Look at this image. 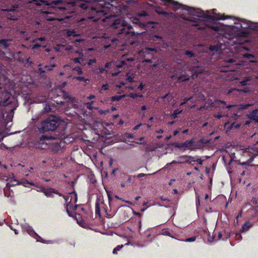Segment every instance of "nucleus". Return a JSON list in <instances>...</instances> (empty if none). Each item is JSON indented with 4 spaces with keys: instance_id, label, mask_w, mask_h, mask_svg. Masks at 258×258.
Returning <instances> with one entry per match:
<instances>
[{
    "instance_id": "nucleus-1",
    "label": "nucleus",
    "mask_w": 258,
    "mask_h": 258,
    "mask_svg": "<svg viewBox=\"0 0 258 258\" xmlns=\"http://www.w3.org/2000/svg\"><path fill=\"white\" fill-rule=\"evenodd\" d=\"M14 84L5 75H0V141L9 135L7 132L12 125V121L14 110L17 105L15 98L11 95L10 91L14 88Z\"/></svg>"
},
{
    "instance_id": "nucleus-2",
    "label": "nucleus",
    "mask_w": 258,
    "mask_h": 258,
    "mask_svg": "<svg viewBox=\"0 0 258 258\" xmlns=\"http://www.w3.org/2000/svg\"><path fill=\"white\" fill-rule=\"evenodd\" d=\"M183 10H185L187 12L188 14L192 16H197L199 17H207L212 20H226L227 19H232L234 21V24L235 25H238L239 26H236V27L238 28L239 27L241 28H246V26L244 25L246 24V20L243 19H239L238 18H236L233 16H227L224 14H217V17L210 16L208 14H206L204 11H196L192 8H189L186 6H184L182 8Z\"/></svg>"
},
{
    "instance_id": "nucleus-3",
    "label": "nucleus",
    "mask_w": 258,
    "mask_h": 258,
    "mask_svg": "<svg viewBox=\"0 0 258 258\" xmlns=\"http://www.w3.org/2000/svg\"><path fill=\"white\" fill-rule=\"evenodd\" d=\"M109 3H106L103 0H99L95 4V8H92L91 14L92 15L90 17L94 19V21H97L100 19L105 20L103 17L106 14V9L109 8Z\"/></svg>"
},
{
    "instance_id": "nucleus-4",
    "label": "nucleus",
    "mask_w": 258,
    "mask_h": 258,
    "mask_svg": "<svg viewBox=\"0 0 258 258\" xmlns=\"http://www.w3.org/2000/svg\"><path fill=\"white\" fill-rule=\"evenodd\" d=\"M195 26L198 27V28L199 29H205L207 27H210L212 29L219 32L221 34H223L225 35H228V36H226L228 39H230L233 37H235L236 34L234 33L231 35H229V34L226 33V31L228 30L231 29L233 27L231 26H226L222 24H219L215 26H209V25L205 24L204 22L201 20H200L198 24H194Z\"/></svg>"
},
{
    "instance_id": "nucleus-5",
    "label": "nucleus",
    "mask_w": 258,
    "mask_h": 258,
    "mask_svg": "<svg viewBox=\"0 0 258 258\" xmlns=\"http://www.w3.org/2000/svg\"><path fill=\"white\" fill-rule=\"evenodd\" d=\"M115 29H118V34H125L126 37L128 38V36L132 33V29L131 26L123 19H117L114 20L112 25Z\"/></svg>"
},
{
    "instance_id": "nucleus-6",
    "label": "nucleus",
    "mask_w": 258,
    "mask_h": 258,
    "mask_svg": "<svg viewBox=\"0 0 258 258\" xmlns=\"http://www.w3.org/2000/svg\"><path fill=\"white\" fill-rule=\"evenodd\" d=\"M58 124L57 118L54 116H51L42 122V128L44 132L53 131L55 130Z\"/></svg>"
},
{
    "instance_id": "nucleus-7",
    "label": "nucleus",
    "mask_w": 258,
    "mask_h": 258,
    "mask_svg": "<svg viewBox=\"0 0 258 258\" xmlns=\"http://www.w3.org/2000/svg\"><path fill=\"white\" fill-rule=\"evenodd\" d=\"M67 203V211L69 212V210H75L77 209V206L75 205L77 201V195L75 192H72L64 198Z\"/></svg>"
},
{
    "instance_id": "nucleus-8",
    "label": "nucleus",
    "mask_w": 258,
    "mask_h": 258,
    "mask_svg": "<svg viewBox=\"0 0 258 258\" xmlns=\"http://www.w3.org/2000/svg\"><path fill=\"white\" fill-rule=\"evenodd\" d=\"M258 155V149L256 148H249L243 152V156L244 157H249L247 160L248 163L251 162L254 157Z\"/></svg>"
},
{
    "instance_id": "nucleus-9",
    "label": "nucleus",
    "mask_w": 258,
    "mask_h": 258,
    "mask_svg": "<svg viewBox=\"0 0 258 258\" xmlns=\"http://www.w3.org/2000/svg\"><path fill=\"white\" fill-rule=\"evenodd\" d=\"M178 147L183 150H195L199 148L198 146L195 144L194 139L187 140L184 143L180 144Z\"/></svg>"
},
{
    "instance_id": "nucleus-10",
    "label": "nucleus",
    "mask_w": 258,
    "mask_h": 258,
    "mask_svg": "<svg viewBox=\"0 0 258 258\" xmlns=\"http://www.w3.org/2000/svg\"><path fill=\"white\" fill-rule=\"evenodd\" d=\"M133 60L134 59L132 57H130L126 59L125 56H123L120 61H116L115 62V66L118 68L121 67L126 68L128 66H130L131 62H132Z\"/></svg>"
},
{
    "instance_id": "nucleus-11",
    "label": "nucleus",
    "mask_w": 258,
    "mask_h": 258,
    "mask_svg": "<svg viewBox=\"0 0 258 258\" xmlns=\"http://www.w3.org/2000/svg\"><path fill=\"white\" fill-rule=\"evenodd\" d=\"M38 190L42 191L45 194V195L47 197H52L53 194V190L52 188L45 189L43 187H40L39 188V190Z\"/></svg>"
},
{
    "instance_id": "nucleus-12",
    "label": "nucleus",
    "mask_w": 258,
    "mask_h": 258,
    "mask_svg": "<svg viewBox=\"0 0 258 258\" xmlns=\"http://www.w3.org/2000/svg\"><path fill=\"white\" fill-rule=\"evenodd\" d=\"M154 49L146 48L139 52L140 55H143L145 56L146 54H149L151 51H154Z\"/></svg>"
},
{
    "instance_id": "nucleus-13",
    "label": "nucleus",
    "mask_w": 258,
    "mask_h": 258,
    "mask_svg": "<svg viewBox=\"0 0 258 258\" xmlns=\"http://www.w3.org/2000/svg\"><path fill=\"white\" fill-rule=\"evenodd\" d=\"M210 50L213 51H215L216 52L220 53L221 52V50L223 48H222V45L221 44L220 45L217 46H212L210 47Z\"/></svg>"
},
{
    "instance_id": "nucleus-14",
    "label": "nucleus",
    "mask_w": 258,
    "mask_h": 258,
    "mask_svg": "<svg viewBox=\"0 0 258 258\" xmlns=\"http://www.w3.org/2000/svg\"><path fill=\"white\" fill-rule=\"evenodd\" d=\"M257 111L258 110H253L249 115L250 118L256 122H258V115H257Z\"/></svg>"
},
{
    "instance_id": "nucleus-15",
    "label": "nucleus",
    "mask_w": 258,
    "mask_h": 258,
    "mask_svg": "<svg viewBox=\"0 0 258 258\" xmlns=\"http://www.w3.org/2000/svg\"><path fill=\"white\" fill-rule=\"evenodd\" d=\"M252 226V224H251L249 222H246L244 223L242 227V231L243 232H245L248 231L251 227Z\"/></svg>"
},
{
    "instance_id": "nucleus-16",
    "label": "nucleus",
    "mask_w": 258,
    "mask_h": 258,
    "mask_svg": "<svg viewBox=\"0 0 258 258\" xmlns=\"http://www.w3.org/2000/svg\"><path fill=\"white\" fill-rule=\"evenodd\" d=\"M14 11L13 10L9 11L8 12L7 17L8 19H11V20H17L18 19L17 17H15L14 16Z\"/></svg>"
},
{
    "instance_id": "nucleus-17",
    "label": "nucleus",
    "mask_w": 258,
    "mask_h": 258,
    "mask_svg": "<svg viewBox=\"0 0 258 258\" xmlns=\"http://www.w3.org/2000/svg\"><path fill=\"white\" fill-rule=\"evenodd\" d=\"M23 229L24 230H25L27 231V232L29 234H30V235H33V234H35V233H34L33 230L32 229V228L29 227V226H27V225H24L23 226Z\"/></svg>"
},
{
    "instance_id": "nucleus-18",
    "label": "nucleus",
    "mask_w": 258,
    "mask_h": 258,
    "mask_svg": "<svg viewBox=\"0 0 258 258\" xmlns=\"http://www.w3.org/2000/svg\"><path fill=\"white\" fill-rule=\"evenodd\" d=\"M32 2H35L36 5H38V6L41 5L42 4H44L45 5H49V3L47 1H44V0H40L39 2L37 0H31L30 3H32Z\"/></svg>"
},
{
    "instance_id": "nucleus-19",
    "label": "nucleus",
    "mask_w": 258,
    "mask_h": 258,
    "mask_svg": "<svg viewBox=\"0 0 258 258\" xmlns=\"http://www.w3.org/2000/svg\"><path fill=\"white\" fill-rule=\"evenodd\" d=\"M134 78V75L133 74L127 73L126 74V81L127 82H132L133 79Z\"/></svg>"
},
{
    "instance_id": "nucleus-20",
    "label": "nucleus",
    "mask_w": 258,
    "mask_h": 258,
    "mask_svg": "<svg viewBox=\"0 0 258 258\" xmlns=\"http://www.w3.org/2000/svg\"><path fill=\"white\" fill-rule=\"evenodd\" d=\"M125 96H126L125 95H121V96H113L111 98V100L112 101H119L122 98H123Z\"/></svg>"
},
{
    "instance_id": "nucleus-21",
    "label": "nucleus",
    "mask_w": 258,
    "mask_h": 258,
    "mask_svg": "<svg viewBox=\"0 0 258 258\" xmlns=\"http://www.w3.org/2000/svg\"><path fill=\"white\" fill-rule=\"evenodd\" d=\"M130 19L133 23L141 24L140 22V19L139 18H137L136 17H131Z\"/></svg>"
},
{
    "instance_id": "nucleus-22",
    "label": "nucleus",
    "mask_w": 258,
    "mask_h": 258,
    "mask_svg": "<svg viewBox=\"0 0 258 258\" xmlns=\"http://www.w3.org/2000/svg\"><path fill=\"white\" fill-rule=\"evenodd\" d=\"M67 35L69 36H76L79 35L77 33L73 30H69L67 32Z\"/></svg>"
},
{
    "instance_id": "nucleus-23",
    "label": "nucleus",
    "mask_w": 258,
    "mask_h": 258,
    "mask_svg": "<svg viewBox=\"0 0 258 258\" xmlns=\"http://www.w3.org/2000/svg\"><path fill=\"white\" fill-rule=\"evenodd\" d=\"M77 53L79 54L81 57L74 58V61L77 63H81V60H82V56H83V53L81 52H77Z\"/></svg>"
},
{
    "instance_id": "nucleus-24",
    "label": "nucleus",
    "mask_w": 258,
    "mask_h": 258,
    "mask_svg": "<svg viewBox=\"0 0 258 258\" xmlns=\"http://www.w3.org/2000/svg\"><path fill=\"white\" fill-rule=\"evenodd\" d=\"M10 40H0V44L4 45L5 47H7L9 45Z\"/></svg>"
},
{
    "instance_id": "nucleus-25",
    "label": "nucleus",
    "mask_w": 258,
    "mask_h": 258,
    "mask_svg": "<svg viewBox=\"0 0 258 258\" xmlns=\"http://www.w3.org/2000/svg\"><path fill=\"white\" fill-rule=\"evenodd\" d=\"M123 247V245H118L116 247H115L113 250V253L114 254H116L117 251L120 250L122 247Z\"/></svg>"
},
{
    "instance_id": "nucleus-26",
    "label": "nucleus",
    "mask_w": 258,
    "mask_h": 258,
    "mask_svg": "<svg viewBox=\"0 0 258 258\" xmlns=\"http://www.w3.org/2000/svg\"><path fill=\"white\" fill-rule=\"evenodd\" d=\"M127 96H130V97L133 98L137 97H142V95L137 94V93H130Z\"/></svg>"
},
{
    "instance_id": "nucleus-27",
    "label": "nucleus",
    "mask_w": 258,
    "mask_h": 258,
    "mask_svg": "<svg viewBox=\"0 0 258 258\" xmlns=\"http://www.w3.org/2000/svg\"><path fill=\"white\" fill-rule=\"evenodd\" d=\"M75 78L80 81L87 82V81H89V80L88 79H86L84 77H75Z\"/></svg>"
},
{
    "instance_id": "nucleus-28",
    "label": "nucleus",
    "mask_w": 258,
    "mask_h": 258,
    "mask_svg": "<svg viewBox=\"0 0 258 258\" xmlns=\"http://www.w3.org/2000/svg\"><path fill=\"white\" fill-rule=\"evenodd\" d=\"M181 111H182L181 110H178V109L175 110L172 114L174 118H175L178 114H179L181 112Z\"/></svg>"
},
{
    "instance_id": "nucleus-29",
    "label": "nucleus",
    "mask_w": 258,
    "mask_h": 258,
    "mask_svg": "<svg viewBox=\"0 0 258 258\" xmlns=\"http://www.w3.org/2000/svg\"><path fill=\"white\" fill-rule=\"evenodd\" d=\"M22 184L24 186H26V187H28L29 186V185H32V183H30V182H29L28 181H23Z\"/></svg>"
},
{
    "instance_id": "nucleus-30",
    "label": "nucleus",
    "mask_w": 258,
    "mask_h": 258,
    "mask_svg": "<svg viewBox=\"0 0 258 258\" xmlns=\"http://www.w3.org/2000/svg\"><path fill=\"white\" fill-rule=\"evenodd\" d=\"M64 96L66 99H68V100H71L72 101V102H74V99L70 97V96H69L66 93L64 94Z\"/></svg>"
},
{
    "instance_id": "nucleus-31",
    "label": "nucleus",
    "mask_w": 258,
    "mask_h": 258,
    "mask_svg": "<svg viewBox=\"0 0 258 258\" xmlns=\"http://www.w3.org/2000/svg\"><path fill=\"white\" fill-rule=\"evenodd\" d=\"M187 162H196V160L194 159V157L189 156L188 157V160H187Z\"/></svg>"
},
{
    "instance_id": "nucleus-32",
    "label": "nucleus",
    "mask_w": 258,
    "mask_h": 258,
    "mask_svg": "<svg viewBox=\"0 0 258 258\" xmlns=\"http://www.w3.org/2000/svg\"><path fill=\"white\" fill-rule=\"evenodd\" d=\"M188 79V78L186 76H184V77L181 76L178 78L179 81H185V80H186Z\"/></svg>"
},
{
    "instance_id": "nucleus-33",
    "label": "nucleus",
    "mask_w": 258,
    "mask_h": 258,
    "mask_svg": "<svg viewBox=\"0 0 258 258\" xmlns=\"http://www.w3.org/2000/svg\"><path fill=\"white\" fill-rule=\"evenodd\" d=\"M0 149H8L9 148L7 147L4 144L2 143L0 145Z\"/></svg>"
},
{
    "instance_id": "nucleus-34",
    "label": "nucleus",
    "mask_w": 258,
    "mask_h": 258,
    "mask_svg": "<svg viewBox=\"0 0 258 258\" xmlns=\"http://www.w3.org/2000/svg\"><path fill=\"white\" fill-rule=\"evenodd\" d=\"M195 240V237H191V238L186 239L185 240V241H186V242H193Z\"/></svg>"
},
{
    "instance_id": "nucleus-35",
    "label": "nucleus",
    "mask_w": 258,
    "mask_h": 258,
    "mask_svg": "<svg viewBox=\"0 0 258 258\" xmlns=\"http://www.w3.org/2000/svg\"><path fill=\"white\" fill-rule=\"evenodd\" d=\"M96 61V60L95 59H92L89 61V62H88V65H91L92 63H95Z\"/></svg>"
},
{
    "instance_id": "nucleus-36",
    "label": "nucleus",
    "mask_w": 258,
    "mask_h": 258,
    "mask_svg": "<svg viewBox=\"0 0 258 258\" xmlns=\"http://www.w3.org/2000/svg\"><path fill=\"white\" fill-rule=\"evenodd\" d=\"M93 103V101H92L90 103H87V108L91 109L92 108V104Z\"/></svg>"
},
{
    "instance_id": "nucleus-37",
    "label": "nucleus",
    "mask_w": 258,
    "mask_h": 258,
    "mask_svg": "<svg viewBox=\"0 0 258 258\" xmlns=\"http://www.w3.org/2000/svg\"><path fill=\"white\" fill-rule=\"evenodd\" d=\"M191 99V98H186L184 99L185 101L183 102H181L180 105H183V104H184L187 101Z\"/></svg>"
},
{
    "instance_id": "nucleus-38",
    "label": "nucleus",
    "mask_w": 258,
    "mask_h": 258,
    "mask_svg": "<svg viewBox=\"0 0 258 258\" xmlns=\"http://www.w3.org/2000/svg\"><path fill=\"white\" fill-rule=\"evenodd\" d=\"M250 80L249 78H247L246 80L241 81L240 83L242 85H245L246 84L245 82L247 81H249Z\"/></svg>"
},
{
    "instance_id": "nucleus-39",
    "label": "nucleus",
    "mask_w": 258,
    "mask_h": 258,
    "mask_svg": "<svg viewBox=\"0 0 258 258\" xmlns=\"http://www.w3.org/2000/svg\"><path fill=\"white\" fill-rule=\"evenodd\" d=\"M75 70H76L79 74H81L82 73L81 69L79 67L76 68Z\"/></svg>"
},
{
    "instance_id": "nucleus-40",
    "label": "nucleus",
    "mask_w": 258,
    "mask_h": 258,
    "mask_svg": "<svg viewBox=\"0 0 258 258\" xmlns=\"http://www.w3.org/2000/svg\"><path fill=\"white\" fill-rule=\"evenodd\" d=\"M102 89L106 90L108 89V85L107 84H104L102 86Z\"/></svg>"
},
{
    "instance_id": "nucleus-41",
    "label": "nucleus",
    "mask_w": 258,
    "mask_h": 258,
    "mask_svg": "<svg viewBox=\"0 0 258 258\" xmlns=\"http://www.w3.org/2000/svg\"><path fill=\"white\" fill-rule=\"evenodd\" d=\"M162 2H164L165 4L167 3H172L173 1L172 0H161Z\"/></svg>"
},
{
    "instance_id": "nucleus-42",
    "label": "nucleus",
    "mask_w": 258,
    "mask_h": 258,
    "mask_svg": "<svg viewBox=\"0 0 258 258\" xmlns=\"http://www.w3.org/2000/svg\"><path fill=\"white\" fill-rule=\"evenodd\" d=\"M186 54L188 55L189 57H192L193 56V53L190 51H187L186 52Z\"/></svg>"
},
{
    "instance_id": "nucleus-43",
    "label": "nucleus",
    "mask_w": 258,
    "mask_h": 258,
    "mask_svg": "<svg viewBox=\"0 0 258 258\" xmlns=\"http://www.w3.org/2000/svg\"><path fill=\"white\" fill-rule=\"evenodd\" d=\"M142 125V123H140L138 125L135 126L134 127V130H137L141 125Z\"/></svg>"
},
{
    "instance_id": "nucleus-44",
    "label": "nucleus",
    "mask_w": 258,
    "mask_h": 258,
    "mask_svg": "<svg viewBox=\"0 0 258 258\" xmlns=\"http://www.w3.org/2000/svg\"><path fill=\"white\" fill-rule=\"evenodd\" d=\"M248 106H249V105H240V108L241 109H246Z\"/></svg>"
},
{
    "instance_id": "nucleus-45",
    "label": "nucleus",
    "mask_w": 258,
    "mask_h": 258,
    "mask_svg": "<svg viewBox=\"0 0 258 258\" xmlns=\"http://www.w3.org/2000/svg\"><path fill=\"white\" fill-rule=\"evenodd\" d=\"M124 84H125V83H123V82H121L120 83V85H116V87L120 88V87H121L122 86L124 85Z\"/></svg>"
},
{
    "instance_id": "nucleus-46",
    "label": "nucleus",
    "mask_w": 258,
    "mask_h": 258,
    "mask_svg": "<svg viewBox=\"0 0 258 258\" xmlns=\"http://www.w3.org/2000/svg\"><path fill=\"white\" fill-rule=\"evenodd\" d=\"M112 64H114V63L113 62H108V63H106V64H105V66L106 67H109V66L111 67Z\"/></svg>"
},
{
    "instance_id": "nucleus-47",
    "label": "nucleus",
    "mask_w": 258,
    "mask_h": 258,
    "mask_svg": "<svg viewBox=\"0 0 258 258\" xmlns=\"http://www.w3.org/2000/svg\"><path fill=\"white\" fill-rule=\"evenodd\" d=\"M100 212V210H99V207H98V204H96V212L97 213H99Z\"/></svg>"
},
{
    "instance_id": "nucleus-48",
    "label": "nucleus",
    "mask_w": 258,
    "mask_h": 258,
    "mask_svg": "<svg viewBox=\"0 0 258 258\" xmlns=\"http://www.w3.org/2000/svg\"><path fill=\"white\" fill-rule=\"evenodd\" d=\"M181 18H182V19H184V20H189V21H194V20H190V19H189L188 18H187V17H186L184 16H183V14H182V16H181Z\"/></svg>"
},
{
    "instance_id": "nucleus-49",
    "label": "nucleus",
    "mask_w": 258,
    "mask_h": 258,
    "mask_svg": "<svg viewBox=\"0 0 258 258\" xmlns=\"http://www.w3.org/2000/svg\"><path fill=\"white\" fill-rule=\"evenodd\" d=\"M143 88H144V85L142 83L138 87V89L140 90H142L143 89Z\"/></svg>"
},
{
    "instance_id": "nucleus-50",
    "label": "nucleus",
    "mask_w": 258,
    "mask_h": 258,
    "mask_svg": "<svg viewBox=\"0 0 258 258\" xmlns=\"http://www.w3.org/2000/svg\"><path fill=\"white\" fill-rule=\"evenodd\" d=\"M95 96L94 95H90L88 97V99H92L95 98Z\"/></svg>"
},
{
    "instance_id": "nucleus-51",
    "label": "nucleus",
    "mask_w": 258,
    "mask_h": 258,
    "mask_svg": "<svg viewBox=\"0 0 258 258\" xmlns=\"http://www.w3.org/2000/svg\"><path fill=\"white\" fill-rule=\"evenodd\" d=\"M40 45L38 44H35V45H34V46L32 47V48L33 49H34V48H38L39 47H40Z\"/></svg>"
},
{
    "instance_id": "nucleus-52",
    "label": "nucleus",
    "mask_w": 258,
    "mask_h": 258,
    "mask_svg": "<svg viewBox=\"0 0 258 258\" xmlns=\"http://www.w3.org/2000/svg\"><path fill=\"white\" fill-rule=\"evenodd\" d=\"M144 176H145V174L140 173V174H138V177H144Z\"/></svg>"
},
{
    "instance_id": "nucleus-53",
    "label": "nucleus",
    "mask_w": 258,
    "mask_h": 258,
    "mask_svg": "<svg viewBox=\"0 0 258 258\" xmlns=\"http://www.w3.org/2000/svg\"><path fill=\"white\" fill-rule=\"evenodd\" d=\"M196 161L198 162L200 164H202L203 163V161L200 159L196 160Z\"/></svg>"
},
{
    "instance_id": "nucleus-54",
    "label": "nucleus",
    "mask_w": 258,
    "mask_h": 258,
    "mask_svg": "<svg viewBox=\"0 0 258 258\" xmlns=\"http://www.w3.org/2000/svg\"><path fill=\"white\" fill-rule=\"evenodd\" d=\"M178 133H179V131H177V130L174 131L173 132V135H174V136H176V135H177V134H178Z\"/></svg>"
},
{
    "instance_id": "nucleus-55",
    "label": "nucleus",
    "mask_w": 258,
    "mask_h": 258,
    "mask_svg": "<svg viewBox=\"0 0 258 258\" xmlns=\"http://www.w3.org/2000/svg\"><path fill=\"white\" fill-rule=\"evenodd\" d=\"M81 7L82 8V9H86V4H82L81 6Z\"/></svg>"
},
{
    "instance_id": "nucleus-56",
    "label": "nucleus",
    "mask_w": 258,
    "mask_h": 258,
    "mask_svg": "<svg viewBox=\"0 0 258 258\" xmlns=\"http://www.w3.org/2000/svg\"><path fill=\"white\" fill-rule=\"evenodd\" d=\"M147 109V107H146L145 105H143V106H142V107H141V109H142V110H145V109Z\"/></svg>"
},
{
    "instance_id": "nucleus-57",
    "label": "nucleus",
    "mask_w": 258,
    "mask_h": 258,
    "mask_svg": "<svg viewBox=\"0 0 258 258\" xmlns=\"http://www.w3.org/2000/svg\"><path fill=\"white\" fill-rule=\"evenodd\" d=\"M108 111H109L108 110H105L104 111H103V110H100V112L101 113H105L108 112Z\"/></svg>"
},
{
    "instance_id": "nucleus-58",
    "label": "nucleus",
    "mask_w": 258,
    "mask_h": 258,
    "mask_svg": "<svg viewBox=\"0 0 258 258\" xmlns=\"http://www.w3.org/2000/svg\"><path fill=\"white\" fill-rule=\"evenodd\" d=\"M38 40L40 41H44L45 40V38L44 37H40L38 38Z\"/></svg>"
},
{
    "instance_id": "nucleus-59",
    "label": "nucleus",
    "mask_w": 258,
    "mask_h": 258,
    "mask_svg": "<svg viewBox=\"0 0 258 258\" xmlns=\"http://www.w3.org/2000/svg\"><path fill=\"white\" fill-rule=\"evenodd\" d=\"M157 133H159V134L162 133H163V131L162 130H160L158 131H157Z\"/></svg>"
},
{
    "instance_id": "nucleus-60",
    "label": "nucleus",
    "mask_w": 258,
    "mask_h": 258,
    "mask_svg": "<svg viewBox=\"0 0 258 258\" xmlns=\"http://www.w3.org/2000/svg\"><path fill=\"white\" fill-rule=\"evenodd\" d=\"M145 14H141H141H139L138 16H139V17H142V16H145Z\"/></svg>"
},
{
    "instance_id": "nucleus-61",
    "label": "nucleus",
    "mask_w": 258,
    "mask_h": 258,
    "mask_svg": "<svg viewBox=\"0 0 258 258\" xmlns=\"http://www.w3.org/2000/svg\"><path fill=\"white\" fill-rule=\"evenodd\" d=\"M205 198V200H207L209 198V195L208 194H206Z\"/></svg>"
},
{
    "instance_id": "nucleus-62",
    "label": "nucleus",
    "mask_w": 258,
    "mask_h": 258,
    "mask_svg": "<svg viewBox=\"0 0 258 258\" xmlns=\"http://www.w3.org/2000/svg\"><path fill=\"white\" fill-rule=\"evenodd\" d=\"M187 131H188V130H184V131L182 132V133H183V134H185V133H186L187 132Z\"/></svg>"
},
{
    "instance_id": "nucleus-63",
    "label": "nucleus",
    "mask_w": 258,
    "mask_h": 258,
    "mask_svg": "<svg viewBox=\"0 0 258 258\" xmlns=\"http://www.w3.org/2000/svg\"><path fill=\"white\" fill-rule=\"evenodd\" d=\"M140 198V197L138 196V197H136L135 200L137 201V200H139Z\"/></svg>"
},
{
    "instance_id": "nucleus-64",
    "label": "nucleus",
    "mask_w": 258,
    "mask_h": 258,
    "mask_svg": "<svg viewBox=\"0 0 258 258\" xmlns=\"http://www.w3.org/2000/svg\"><path fill=\"white\" fill-rule=\"evenodd\" d=\"M118 117V114L115 115L113 116L114 118H116Z\"/></svg>"
}]
</instances>
